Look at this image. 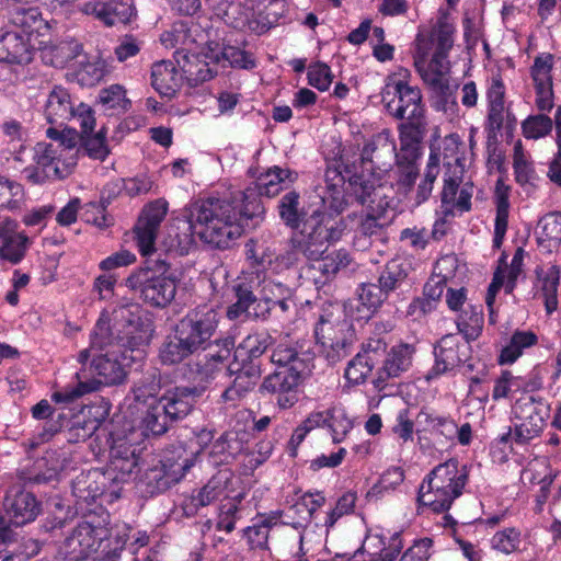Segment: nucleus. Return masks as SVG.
I'll return each instance as SVG.
<instances>
[{
	"mask_svg": "<svg viewBox=\"0 0 561 561\" xmlns=\"http://www.w3.org/2000/svg\"><path fill=\"white\" fill-rule=\"evenodd\" d=\"M234 347L232 339L216 340L215 343H208L206 353L203 357H198L197 373L210 377L220 365H224L230 357L231 351Z\"/></svg>",
	"mask_w": 561,
	"mask_h": 561,
	"instance_id": "41",
	"label": "nucleus"
},
{
	"mask_svg": "<svg viewBox=\"0 0 561 561\" xmlns=\"http://www.w3.org/2000/svg\"><path fill=\"white\" fill-rule=\"evenodd\" d=\"M18 222L5 218L0 222V257L11 264L20 263L26 253L28 238L18 232Z\"/></svg>",
	"mask_w": 561,
	"mask_h": 561,
	"instance_id": "31",
	"label": "nucleus"
},
{
	"mask_svg": "<svg viewBox=\"0 0 561 561\" xmlns=\"http://www.w3.org/2000/svg\"><path fill=\"white\" fill-rule=\"evenodd\" d=\"M276 210L282 224L293 229H299L311 213L310 207L301 204V195L296 190L285 192L277 202Z\"/></svg>",
	"mask_w": 561,
	"mask_h": 561,
	"instance_id": "33",
	"label": "nucleus"
},
{
	"mask_svg": "<svg viewBox=\"0 0 561 561\" xmlns=\"http://www.w3.org/2000/svg\"><path fill=\"white\" fill-rule=\"evenodd\" d=\"M314 337L330 365H335L351 354L355 330L339 302L322 304L314 324Z\"/></svg>",
	"mask_w": 561,
	"mask_h": 561,
	"instance_id": "7",
	"label": "nucleus"
},
{
	"mask_svg": "<svg viewBox=\"0 0 561 561\" xmlns=\"http://www.w3.org/2000/svg\"><path fill=\"white\" fill-rule=\"evenodd\" d=\"M9 24L30 39L34 33L46 26L38 7L14 5L9 12Z\"/></svg>",
	"mask_w": 561,
	"mask_h": 561,
	"instance_id": "42",
	"label": "nucleus"
},
{
	"mask_svg": "<svg viewBox=\"0 0 561 561\" xmlns=\"http://www.w3.org/2000/svg\"><path fill=\"white\" fill-rule=\"evenodd\" d=\"M491 548L503 554H512L519 550L522 543V531L516 527H506L496 531L491 540Z\"/></svg>",
	"mask_w": 561,
	"mask_h": 561,
	"instance_id": "57",
	"label": "nucleus"
},
{
	"mask_svg": "<svg viewBox=\"0 0 561 561\" xmlns=\"http://www.w3.org/2000/svg\"><path fill=\"white\" fill-rule=\"evenodd\" d=\"M404 470L401 467L388 468L379 480L367 491L368 501H378L385 493L396 490L404 481Z\"/></svg>",
	"mask_w": 561,
	"mask_h": 561,
	"instance_id": "55",
	"label": "nucleus"
},
{
	"mask_svg": "<svg viewBox=\"0 0 561 561\" xmlns=\"http://www.w3.org/2000/svg\"><path fill=\"white\" fill-rule=\"evenodd\" d=\"M31 412L35 420L46 421L37 434L31 439L30 446L31 448H35L48 442L55 434L61 431L64 426L61 423L64 415L57 412L45 399L33 405Z\"/></svg>",
	"mask_w": 561,
	"mask_h": 561,
	"instance_id": "34",
	"label": "nucleus"
},
{
	"mask_svg": "<svg viewBox=\"0 0 561 561\" xmlns=\"http://www.w3.org/2000/svg\"><path fill=\"white\" fill-rule=\"evenodd\" d=\"M58 146L39 141L33 148V163L25 167L22 173L32 184L55 182L69 176L77 161L73 157L59 153Z\"/></svg>",
	"mask_w": 561,
	"mask_h": 561,
	"instance_id": "14",
	"label": "nucleus"
},
{
	"mask_svg": "<svg viewBox=\"0 0 561 561\" xmlns=\"http://www.w3.org/2000/svg\"><path fill=\"white\" fill-rule=\"evenodd\" d=\"M80 104L76 107L71 94L62 85H55L48 93L44 116L50 125L62 127L71 118L78 121Z\"/></svg>",
	"mask_w": 561,
	"mask_h": 561,
	"instance_id": "29",
	"label": "nucleus"
},
{
	"mask_svg": "<svg viewBox=\"0 0 561 561\" xmlns=\"http://www.w3.org/2000/svg\"><path fill=\"white\" fill-rule=\"evenodd\" d=\"M422 432L434 437L454 440L457 433V423L449 415H442L431 409L422 408L416 416Z\"/></svg>",
	"mask_w": 561,
	"mask_h": 561,
	"instance_id": "39",
	"label": "nucleus"
},
{
	"mask_svg": "<svg viewBox=\"0 0 561 561\" xmlns=\"http://www.w3.org/2000/svg\"><path fill=\"white\" fill-rule=\"evenodd\" d=\"M421 35L416 37V54L414 56V66L422 80L427 83L432 76H439L445 78L449 69L448 56L449 54L434 50L430 61L427 62V49L421 44Z\"/></svg>",
	"mask_w": 561,
	"mask_h": 561,
	"instance_id": "38",
	"label": "nucleus"
},
{
	"mask_svg": "<svg viewBox=\"0 0 561 561\" xmlns=\"http://www.w3.org/2000/svg\"><path fill=\"white\" fill-rule=\"evenodd\" d=\"M112 319L113 327L106 312L100 314L90 333V347L81 350L76 357L81 365L75 375L77 385L55 391L54 402L69 404L102 387L127 381L131 365L144 357L153 337L154 324L136 302L116 306Z\"/></svg>",
	"mask_w": 561,
	"mask_h": 561,
	"instance_id": "1",
	"label": "nucleus"
},
{
	"mask_svg": "<svg viewBox=\"0 0 561 561\" xmlns=\"http://www.w3.org/2000/svg\"><path fill=\"white\" fill-rule=\"evenodd\" d=\"M219 54L220 61H227L231 68L252 70L256 67L257 62L254 55L238 46L225 44Z\"/></svg>",
	"mask_w": 561,
	"mask_h": 561,
	"instance_id": "58",
	"label": "nucleus"
},
{
	"mask_svg": "<svg viewBox=\"0 0 561 561\" xmlns=\"http://www.w3.org/2000/svg\"><path fill=\"white\" fill-rule=\"evenodd\" d=\"M78 122L81 129L80 151L90 159L105 161L110 154L107 129L103 126L94 133V111L85 103H80Z\"/></svg>",
	"mask_w": 561,
	"mask_h": 561,
	"instance_id": "23",
	"label": "nucleus"
},
{
	"mask_svg": "<svg viewBox=\"0 0 561 561\" xmlns=\"http://www.w3.org/2000/svg\"><path fill=\"white\" fill-rule=\"evenodd\" d=\"M194 354L195 351L190 343H186L174 330L173 334L168 335L160 345L158 359L163 366H174Z\"/></svg>",
	"mask_w": 561,
	"mask_h": 561,
	"instance_id": "46",
	"label": "nucleus"
},
{
	"mask_svg": "<svg viewBox=\"0 0 561 561\" xmlns=\"http://www.w3.org/2000/svg\"><path fill=\"white\" fill-rule=\"evenodd\" d=\"M538 344V335L531 330H515L497 357L500 365H512L528 350Z\"/></svg>",
	"mask_w": 561,
	"mask_h": 561,
	"instance_id": "45",
	"label": "nucleus"
},
{
	"mask_svg": "<svg viewBox=\"0 0 561 561\" xmlns=\"http://www.w3.org/2000/svg\"><path fill=\"white\" fill-rule=\"evenodd\" d=\"M204 389L197 386H165L158 401L173 422L184 420L193 410Z\"/></svg>",
	"mask_w": 561,
	"mask_h": 561,
	"instance_id": "24",
	"label": "nucleus"
},
{
	"mask_svg": "<svg viewBox=\"0 0 561 561\" xmlns=\"http://www.w3.org/2000/svg\"><path fill=\"white\" fill-rule=\"evenodd\" d=\"M455 32L456 27L454 23L449 21L448 13H440L433 30L435 49L449 54L454 46Z\"/></svg>",
	"mask_w": 561,
	"mask_h": 561,
	"instance_id": "60",
	"label": "nucleus"
},
{
	"mask_svg": "<svg viewBox=\"0 0 561 561\" xmlns=\"http://www.w3.org/2000/svg\"><path fill=\"white\" fill-rule=\"evenodd\" d=\"M456 327L458 332L462 334L463 341L469 344L477 341L481 336L484 327L482 306L471 305L462 310L457 317Z\"/></svg>",
	"mask_w": 561,
	"mask_h": 561,
	"instance_id": "47",
	"label": "nucleus"
},
{
	"mask_svg": "<svg viewBox=\"0 0 561 561\" xmlns=\"http://www.w3.org/2000/svg\"><path fill=\"white\" fill-rule=\"evenodd\" d=\"M218 327V313L204 305L190 310L174 330L195 351H205Z\"/></svg>",
	"mask_w": 561,
	"mask_h": 561,
	"instance_id": "16",
	"label": "nucleus"
},
{
	"mask_svg": "<svg viewBox=\"0 0 561 561\" xmlns=\"http://www.w3.org/2000/svg\"><path fill=\"white\" fill-rule=\"evenodd\" d=\"M139 267L125 279V285L147 305L163 309L176 295V278L171 264L161 254H149Z\"/></svg>",
	"mask_w": 561,
	"mask_h": 561,
	"instance_id": "6",
	"label": "nucleus"
},
{
	"mask_svg": "<svg viewBox=\"0 0 561 561\" xmlns=\"http://www.w3.org/2000/svg\"><path fill=\"white\" fill-rule=\"evenodd\" d=\"M297 180V171L273 165L256 178L252 187H255L262 195L273 198L282 191L287 190Z\"/></svg>",
	"mask_w": 561,
	"mask_h": 561,
	"instance_id": "32",
	"label": "nucleus"
},
{
	"mask_svg": "<svg viewBox=\"0 0 561 561\" xmlns=\"http://www.w3.org/2000/svg\"><path fill=\"white\" fill-rule=\"evenodd\" d=\"M244 493L240 492L234 496H226L220 501L216 511L215 528L217 531L232 533L236 524L242 517V501Z\"/></svg>",
	"mask_w": 561,
	"mask_h": 561,
	"instance_id": "44",
	"label": "nucleus"
},
{
	"mask_svg": "<svg viewBox=\"0 0 561 561\" xmlns=\"http://www.w3.org/2000/svg\"><path fill=\"white\" fill-rule=\"evenodd\" d=\"M409 276V264L402 260L393 259L389 261L381 270L377 283L389 296L394 290L401 288Z\"/></svg>",
	"mask_w": 561,
	"mask_h": 561,
	"instance_id": "49",
	"label": "nucleus"
},
{
	"mask_svg": "<svg viewBox=\"0 0 561 561\" xmlns=\"http://www.w3.org/2000/svg\"><path fill=\"white\" fill-rule=\"evenodd\" d=\"M173 56L178 67L193 87L211 80L218 73L220 57L210 45L207 46L206 50L199 53L179 48Z\"/></svg>",
	"mask_w": 561,
	"mask_h": 561,
	"instance_id": "18",
	"label": "nucleus"
},
{
	"mask_svg": "<svg viewBox=\"0 0 561 561\" xmlns=\"http://www.w3.org/2000/svg\"><path fill=\"white\" fill-rule=\"evenodd\" d=\"M327 428L334 444L342 443L353 428V421L340 409H328Z\"/></svg>",
	"mask_w": 561,
	"mask_h": 561,
	"instance_id": "61",
	"label": "nucleus"
},
{
	"mask_svg": "<svg viewBox=\"0 0 561 561\" xmlns=\"http://www.w3.org/2000/svg\"><path fill=\"white\" fill-rule=\"evenodd\" d=\"M33 59V46L27 36L13 30H0V62L26 65Z\"/></svg>",
	"mask_w": 561,
	"mask_h": 561,
	"instance_id": "30",
	"label": "nucleus"
},
{
	"mask_svg": "<svg viewBox=\"0 0 561 561\" xmlns=\"http://www.w3.org/2000/svg\"><path fill=\"white\" fill-rule=\"evenodd\" d=\"M356 294L360 305L365 309V314L360 318L366 320L370 319L389 297L378 283L371 282L362 283L358 286Z\"/></svg>",
	"mask_w": 561,
	"mask_h": 561,
	"instance_id": "54",
	"label": "nucleus"
},
{
	"mask_svg": "<svg viewBox=\"0 0 561 561\" xmlns=\"http://www.w3.org/2000/svg\"><path fill=\"white\" fill-rule=\"evenodd\" d=\"M313 261L305 268L307 279L311 280L319 289L329 282H331L339 271L346 267L351 260L346 250L340 249L333 251L325 256L321 255L319 259H309Z\"/></svg>",
	"mask_w": 561,
	"mask_h": 561,
	"instance_id": "28",
	"label": "nucleus"
},
{
	"mask_svg": "<svg viewBox=\"0 0 561 561\" xmlns=\"http://www.w3.org/2000/svg\"><path fill=\"white\" fill-rule=\"evenodd\" d=\"M174 423L175 422L168 416L163 407L157 400L148 405L141 419V428L146 436H160L167 433L169 427Z\"/></svg>",
	"mask_w": 561,
	"mask_h": 561,
	"instance_id": "51",
	"label": "nucleus"
},
{
	"mask_svg": "<svg viewBox=\"0 0 561 561\" xmlns=\"http://www.w3.org/2000/svg\"><path fill=\"white\" fill-rule=\"evenodd\" d=\"M415 353L414 344L399 342L389 348L383 337H368L347 363L344 378L348 385L359 386L375 371L371 383L376 391L385 393L411 369Z\"/></svg>",
	"mask_w": 561,
	"mask_h": 561,
	"instance_id": "3",
	"label": "nucleus"
},
{
	"mask_svg": "<svg viewBox=\"0 0 561 561\" xmlns=\"http://www.w3.org/2000/svg\"><path fill=\"white\" fill-rule=\"evenodd\" d=\"M419 129L412 124H401L399 127L400 149L394 151V165H419L421 159Z\"/></svg>",
	"mask_w": 561,
	"mask_h": 561,
	"instance_id": "40",
	"label": "nucleus"
},
{
	"mask_svg": "<svg viewBox=\"0 0 561 561\" xmlns=\"http://www.w3.org/2000/svg\"><path fill=\"white\" fill-rule=\"evenodd\" d=\"M81 53L82 44L75 38H69L51 45L47 49L45 58L49 57L47 62L53 67L62 69L69 61L76 59Z\"/></svg>",
	"mask_w": 561,
	"mask_h": 561,
	"instance_id": "53",
	"label": "nucleus"
},
{
	"mask_svg": "<svg viewBox=\"0 0 561 561\" xmlns=\"http://www.w3.org/2000/svg\"><path fill=\"white\" fill-rule=\"evenodd\" d=\"M439 163V153L431 150L423 176L415 191L414 202L417 206L430 199L434 184L440 173Z\"/></svg>",
	"mask_w": 561,
	"mask_h": 561,
	"instance_id": "52",
	"label": "nucleus"
},
{
	"mask_svg": "<svg viewBox=\"0 0 561 561\" xmlns=\"http://www.w3.org/2000/svg\"><path fill=\"white\" fill-rule=\"evenodd\" d=\"M396 151V141L388 133L373 135L363 146L357 164L358 174L380 186L382 178L391 170Z\"/></svg>",
	"mask_w": 561,
	"mask_h": 561,
	"instance_id": "15",
	"label": "nucleus"
},
{
	"mask_svg": "<svg viewBox=\"0 0 561 561\" xmlns=\"http://www.w3.org/2000/svg\"><path fill=\"white\" fill-rule=\"evenodd\" d=\"M468 479L467 467H460L456 458L438 463L419 486V507L426 506L437 514L449 511L455 500L462 495Z\"/></svg>",
	"mask_w": 561,
	"mask_h": 561,
	"instance_id": "5",
	"label": "nucleus"
},
{
	"mask_svg": "<svg viewBox=\"0 0 561 561\" xmlns=\"http://www.w3.org/2000/svg\"><path fill=\"white\" fill-rule=\"evenodd\" d=\"M553 127V121L546 114L528 116L522 123L523 136L526 139H539L549 135Z\"/></svg>",
	"mask_w": 561,
	"mask_h": 561,
	"instance_id": "62",
	"label": "nucleus"
},
{
	"mask_svg": "<svg viewBox=\"0 0 561 561\" xmlns=\"http://www.w3.org/2000/svg\"><path fill=\"white\" fill-rule=\"evenodd\" d=\"M229 477L225 472L213 476L202 488L192 490L191 494L184 496L181 508L185 517H194L201 508H204L225 495L228 488Z\"/></svg>",
	"mask_w": 561,
	"mask_h": 561,
	"instance_id": "27",
	"label": "nucleus"
},
{
	"mask_svg": "<svg viewBox=\"0 0 561 561\" xmlns=\"http://www.w3.org/2000/svg\"><path fill=\"white\" fill-rule=\"evenodd\" d=\"M71 490L77 505H91L99 501L96 512H101L105 510L104 505H111L121 497L123 484L106 470L92 468L73 479Z\"/></svg>",
	"mask_w": 561,
	"mask_h": 561,
	"instance_id": "12",
	"label": "nucleus"
},
{
	"mask_svg": "<svg viewBox=\"0 0 561 561\" xmlns=\"http://www.w3.org/2000/svg\"><path fill=\"white\" fill-rule=\"evenodd\" d=\"M164 388L161 373L153 368L142 373L140 378L134 382L130 396L135 403L147 404L149 400L156 402L160 397V391Z\"/></svg>",
	"mask_w": 561,
	"mask_h": 561,
	"instance_id": "43",
	"label": "nucleus"
},
{
	"mask_svg": "<svg viewBox=\"0 0 561 561\" xmlns=\"http://www.w3.org/2000/svg\"><path fill=\"white\" fill-rule=\"evenodd\" d=\"M411 73L405 68L388 76L381 91V101L387 113L397 119H405V124H412L419 129L424 117V104L422 93L417 87L409 84Z\"/></svg>",
	"mask_w": 561,
	"mask_h": 561,
	"instance_id": "9",
	"label": "nucleus"
},
{
	"mask_svg": "<svg viewBox=\"0 0 561 561\" xmlns=\"http://www.w3.org/2000/svg\"><path fill=\"white\" fill-rule=\"evenodd\" d=\"M110 514L106 510L101 512L89 511L81 522L65 538L59 548L64 561H85L101 547L110 536Z\"/></svg>",
	"mask_w": 561,
	"mask_h": 561,
	"instance_id": "10",
	"label": "nucleus"
},
{
	"mask_svg": "<svg viewBox=\"0 0 561 561\" xmlns=\"http://www.w3.org/2000/svg\"><path fill=\"white\" fill-rule=\"evenodd\" d=\"M325 191L322 202L331 211L342 214L354 203L366 206L368 219L377 220L385 216L391 198L374 181L358 174L357 164L345 153L329 163L324 173Z\"/></svg>",
	"mask_w": 561,
	"mask_h": 561,
	"instance_id": "2",
	"label": "nucleus"
},
{
	"mask_svg": "<svg viewBox=\"0 0 561 561\" xmlns=\"http://www.w3.org/2000/svg\"><path fill=\"white\" fill-rule=\"evenodd\" d=\"M445 173L443 176V188L440 191V203L445 207V213L450 214L454 208L460 213H468L472 208V184H465L460 188L463 180L465 165H454L450 161L445 162Z\"/></svg>",
	"mask_w": 561,
	"mask_h": 561,
	"instance_id": "22",
	"label": "nucleus"
},
{
	"mask_svg": "<svg viewBox=\"0 0 561 561\" xmlns=\"http://www.w3.org/2000/svg\"><path fill=\"white\" fill-rule=\"evenodd\" d=\"M393 174L397 193L408 196L413 192L420 176V165H396Z\"/></svg>",
	"mask_w": 561,
	"mask_h": 561,
	"instance_id": "63",
	"label": "nucleus"
},
{
	"mask_svg": "<svg viewBox=\"0 0 561 561\" xmlns=\"http://www.w3.org/2000/svg\"><path fill=\"white\" fill-rule=\"evenodd\" d=\"M551 405L546 398L526 394L518 398L512 407V413L517 421L514 425V443L528 445L539 437L547 425Z\"/></svg>",
	"mask_w": 561,
	"mask_h": 561,
	"instance_id": "13",
	"label": "nucleus"
},
{
	"mask_svg": "<svg viewBox=\"0 0 561 561\" xmlns=\"http://www.w3.org/2000/svg\"><path fill=\"white\" fill-rule=\"evenodd\" d=\"M510 194L511 187L504 183L503 179H497L494 188V204L496 209L492 240V248L494 250L501 249L507 232L511 207Z\"/></svg>",
	"mask_w": 561,
	"mask_h": 561,
	"instance_id": "36",
	"label": "nucleus"
},
{
	"mask_svg": "<svg viewBox=\"0 0 561 561\" xmlns=\"http://www.w3.org/2000/svg\"><path fill=\"white\" fill-rule=\"evenodd\" d=\"M168 210L169 203L164 198H157L142 207L134 227L135 240L142 256L156 254V240Z\"/></svg>",
	"mask_w": 561,
	"mask_h": 561,
	"instance_id": "20",
	"label": "nucleus"
},
{
	"mask_svg": "<svg viewBox=\"0 0 561 561\" xmlns=\"http://www.w3.org/2000/svg\"><path fill=\"white\" fill-rule=\"evenodd\" d=\"M3 508L8 523L18 527L31 523L37 517L41 512V502L32 492L20 485H12L5 493Z\"/></svg>",
	"mask_w": 561,
	"mask_h": 561,
	"instance_id": "25",
	"label": "nucleus"
},
{
	"mask_svg": "<svg viewBox=\"0 0 561 561\" xmlns=\"http://www.w3.org/2000/svg\"><path fill=\"white\" fill-rule=\"evenodd\" d=\"M136 15L134 0H107L103 2L101 21L106 26L129 23Z\"/></svg>",
	"mask_w": 561,
	"mask_h": 561,
	"instance_id": "50",
	"label": "nucleus"
},
{
	"mask_svg": "<svg viewBox=\"0 0 561 561\" xmlns=\"http://www.w3.org/2000/svg\"><path fill=\"white\" fill-rule=\"evenodd\" d=\"M271 362L276 368H291L300 364L299 373H306L309 368L308 359L300 357L296 348L285 344H278L272 352Z\"/></svg>",
	"mask_w": 561,
	"mask_h": 561,
	"instance_id": "59",
	"label": "nucleus"
},
{
	"mask_svg": "<svg viewBox=\"0 0 561 561\" xmlns=\"http://www.w3.org/2000/svg\"><path fill=\"white\" fill-rule=\"evenodd\" d=\"M98 99L104 110H112L116 113H124L131 105L130 100L126 96V90L121 84H112L102 89Z\"/></svg>",
	"mask_w": 561,
	"mask_h": 561,
	"instance_id": "56",
	"label": "nucleus"
},
{
	"mask_svg": "<svg viewBox=\"0 0 561 561\" xmlns=\"http://www.w3.org/2000/svg\"><path fill=\"white\" fill-rule=\"evenodd\" d=\"M263 195L255 190V187L248 186L244 191L239 192V197L233 196L229 198L233 201L236 208L238 209L237 219L241 224L242 233L245 227L249 226V221L255 220L254 225L263 220L265 214V207L261 199Z\"/></svg>",
	"mask_w": 561,
	"mask_h": 561,
	"instance_id": "37",
	"label": "nucleus"
},
{
	"mask_svg": "<svg viewBox=\"0 0 561 561\" xmlns=\"http://www.w3.org/2000/svg\"><path fill=\"white\" fill-rule=\"evenodd\" d=\"M191 467L192 462L187 458L163 456L144 474L147 492L153 495L169 490L185 477Z\"/></svg>",
	"mask_w": 561,
	"mask_h": 561,
	"instance_id": "21",
	"label": "nucleus"
},
{
	"mask_svg": "<svg viewBox=\"0 0 561 561\" xmlns=\"http://www.w3.org/2000/svg\"><path fill=\"white\" fill-rule=\"evenodd\" d=\"M183 76L171 60H160L152 65L151 85L162 96L172 99L180 90Z\"/></svg>",
	"mask_w": 561,
	"mask_h": 561,
	"instance_id": "35",
	"label": "nucleus"
},
{
	"mask_svg": "<svg viewBox=\"0 0 561 561\" xmlns=\"http://www.w3.org/2000/svg\"><path fill=\"white\" fill-rule=\"evenodd\" d=\"M273 342V336L266 331L250 333L236 348L234 357L237 360H261L262 355Z\"/></svg>",
	"mask_w": 561,
	"mask_h": 561,
	"instance_id": "48",
	"label": "nucleus"
},
{
	"mask_svg": "<svg viewBox=\"0 0 561 561\" xmlns=\"http://www.w3.org/2000/svg\"><path fill=\"white\" fill-rule=\"evenodd\" d=\"M341 224L321 208H313L299 229H293L290 248L307 259H319L342 237Z\"/></svg>",
	"mask_w": 561,
	"mask_h": 561,
	"instance_id": "8",
	"label": "nucleus"
},
{
	"mask_svg": "<svg viewBox=\"0 0 561 561\" xmlns=\"http://www.w3.org/2000/svg\"><path fill=\"white\" fill-rule=\"evenodd\" d=\"M433 353L435 360L425 376L426 380H433L455 371L472 353V347L457 334L449 333L435 343Z\"/></svg>",
	"mask_w": 561,
	"mask_h": 561,
	"instance_id": "19",
	"label": "nucleus"
},
{
	"mask_svg": "<svg viewBox=\"0 0 561 561\" xmlns=\"http://www.w3.org/2000/svg\"><path fill=\"white\" fill-rule=\"evenodd\" d=\"M196 236L211 247L226 250L242 236L238 209L229 198H199L190 207Z\"/></svg>",
	"mask_w": 561,
	"mask_h": 561,
	"instance_id": "4",
	"label": "nucleus"
},
{
	"mask_svg": "<svg viewBox=\"0 0 561 561\" xmlns=\"http://www.w3.org/2000/svg\"><path fill=\"white\" fill-rule=\"evenodd\" d=\"M283 510L259 512L252 519L251 525L244 527L242 538L245 539L250 550L266 551L270 549L268 540L274 528L290 525L284 519Z\"/></svg>",
	"mask_w": 561,
	"mask_h": 561,
	"instance_id": "26",
	"label": "nucleus"
},
{
	"mask_svg": "<svg viewBox=\"0 0 561 561\" xmlns=\"http://www.w3.org/2000/svg\"><path fill=\"white\" fill-rule=\"evenodd\" d=\"M298 367L275 368V370L264 377L260 391L262 394H270L273 402L279 410H289L296 405L300 397V386L304 381L305 373H299Z\"/></svg>",
	"mask_w": 561,
	"mask_h": 561,
	"instance_id": "17",
	"label": "nucleus"
},
{
	"mask_svg": "<svg viewBox=\"0 0 561 561\" xmlns=\"http://www.w3.org/2000/svg\"><path fill=\"white\" fill-rule=\"evenodd\" d=\"M137 431L125 421L122 424L113 421L107 434L110 460L104 468L123 485L131 481L137 473L138 456L136 454Z\"/></svg>",
	"mask_w": 561,
	"mask_h": 561,
	"instance_id": "11",
	"label": "nucleus"
},
{
	"mask_svg": "<svg viewBox=\"0 0 561 561\" xmlns=\"http://www.w3.org/2000/svg\"><path fill=\"white\" fill-rule=\"evenodd\" d=\"M23 195V186L20 183L0 175V208H19Z\"/></svg>",
	"mask_w": 561,
	"mask_h": 561,
	"instance_id": "64",
	"label": "nucleus"
}]
</instances>
